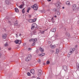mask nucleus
I'll use <instances>...</instances> for the list:
<instances>
[{
	"mask_svg": "<svg viewBox=\"0 0 79 79\" xmlns=\"http://www.w3.org/2000/svg\"><path fill=\"white\" fill-rule=\"evenodd\" d=\"M37 27V25L35 23L32 24L31 25V29L34 30V29H35Z\"/></svg>",
	"mask_w": 79,
	"mask_h": 79,
	"instance_id": "1",
	"label": "nucleus"
},
{
	"mask_svg": "<svg viewBox=\"0 0 79 79\" xmlns=\"http://www.w3.org/2000/svg\"><path fill=\"white\" fill-rule=\"evenodd\" d=\"M31 8H32L35 10H37L38 9V6L37 4H35L33 6H31Z\"/></svg>",
	"mask_w": 79,
	"mask_h": 79,
	"instance_id": "2",
	"label": "nucleus"
},
{
	"mask_svg": "<svg viewBox=\"0 0 79 79\" xmlns=\"http://www.w3.org/2000/svg\"><path fill=\"white\" fill-rule=\"evenodd\" d=\"M72 8L73 11H75L77 9V7H76V5L73 4L72 6Z\"/></svg>",
	"mask_w": 79,
	"mask_h": 79,
	"instance_id": "3",
	"label": "nucleus"
},
{
	"mask_svg": "<svg viewBox=\"0 0 79 79\" xmlns=\"http://www.w3.org/2000/svg\"><path fill=\"white\" fill-rule=\"evenodd\" d=\"M31 57L32 55H29L25 59V61H29V60H31Z\"/></svg>",
	"mask_w": 79,
	"mask_h": 79,
	"instance_id": "4",
	"label": "nucleus"
},
{
	"mask_svg": "<svg viewBox=\"0 0 79 79\" xmlns=\"http://www.w3.org/2000/svg\"><path fill=\"white\" fill-rule=\"evenodd\" d=\"M38 76L39 77H40L42 74V71L41 70H39L38 72Z\"/></svg>",
	"mask_w": 79,
	"mask_h": 79,
	"instance_id": "5",
	"label": "nucleus"
},
{
	"mask_svg": "<svg viewBox=\"0 0 79 79\" xmlns=\"http://www.w3.org/2000/svg\"><path fill=\"white\" fill-rule=\"evenodd\" d=\"M37 30L35 29H34L33 31V33L32 32H31V35H36L37 34Z\"/></svg>",
	"mask_w": 79,
	"mask_h": 79,
	"instance_id": "6",
	"label": "nucleus"
},
{
	"mask_svg": "<svg viewBox=\"0 0 79 79\" xmlns=\"http://www.w3.org/2000/svg\"><path fill=\"white\" fill-rule=\"evenodd\" d=\"M15 42L16 44H20L21 43V40H15Z\"/></svg>",
	"mask_w": 79,
	"mask_h": 79,
	"instance_id": "7",
	"label": "nucleus"
},
{
	"mask_svg": "<svg viewBox=\"0 0 79 79\" xmlns=\"http://www.w3.org/2000/svg\"><path fill=\"white\" fill-rule=\"evenodd\" d=\"M60 3L59 1H58L56 3V6H57V8H60Z\"/></svg>",
	"mask_w": 79,
	"mask_h": 79,
	"instance_id": "8",
	"label": "nucleus"
},
{
	"mask_svg": "<svg viewBox=\"0 0 79 79\" xmlns=\"http://www.w3.org/2000/svg\"><path fill=\"white\" fill-rule=\"evenodd\" d=\"M63 69L65 71H68V68H67V66L66 65L63 66Z\"/></svg>",
	"mask_w": 79,
	"mask_h": 79,
	"instance_id": "9",
	"label": "nucleus"
},
{
	"mask_svg": "<svg viewBox=\"0 0 79 79\" xmlns=\"http://www.w3.org/2000/svg\"><path fill=\"white\" fill-rule=\"evenodd\" d=\"M7 36V35L6 34H4L2 35V37L3 39H6V36Z\"/></svg>",
	"mask_w": 79,
	"mask_h": 79,
	"instance_id": "10",
	"label": "nucleus"
},
{
	"mask_svg": "<svg viewBox=\"0 0 79 79\" xmlns=\"http://www.w3.org/2000/svg\"><path fill=\"white\" fill-rule=\"evenodd\" d=\"M47 31V29L44 30L43 31H40V32L41 34H44L45 32V31Z\"/></svg>",
	"mask_w": 79,
	"mask_h": 79,
	"instance_id": "11",
	"label": "nucleus"
},
{
	"mask_svg": "<svg viewBox=\"0 0 79 79\" xmlns=\"http://www.w3.org/2000/svg\"><path fill=\"white\" fill-rule=\"evenodd\" d=\"M76 68L78 71H79V63H77Z\"/></svg>",
	"mask_w": 79,
	"mask_h": 79,
	"instance_id": "12",
	"label": "nucleus"
},
{
	"mask_svg": "<svg viewBox=\"0 0 79 79\" xmlns=\"http://www.w3.org/2000/svg\"><path fill=\"white\" fill-rule=\"evenodd\" d=\"M34 69H32L30 71V73H31V74H34Z\"/></svg>",
	"mask_w": 79,
	"mask_h": 79,
	"instance_id": "13",
	"label": "nucleus"
},
{
	"mask_svg": "<svg viewBox=\"0 0 79 79\" xmlns=\"http://www.w3.org/2000/svg\"><path fill=\"white\" fill-rule=\"evenodd\" d=\"M23 6H24V4H21L20 6H19V7L20 9H22Z\"/></svg>",
	"mask_w": 79,
	"mask_h": 79,
	"instance_id": "14",
	"label": "nucleus"
},
{
	"mask_svg": "<svg viewBox=\"0 0 79 79\" xmlns=\"http://www.w3.org/2000/svg\"><path fill=\"white\" fill-rule=\"evenodd\" d=\"M76 49L75 48H71L70 49V51H72V52H74V51H75Z\"/></svg>",
	"mask_w": 79,
	"mask_h": 79,
	"instance_id": "15",
	"label": "nucleus"
},
{
	"mask_svg": "<svg viewBox=\"0 0 79 79\" xmlns=\"http://www.w3.org/2000/svg\"><path fill=\"white\" fill-rule=\"evenodd\" d=\"M40 50L42 53H43L44 52V50L41 47L40 48Z\"/></svg>",
	"mask_w": 79,
	"mask_h": 79,
	"instance_id": "16",
	"label": "nucleus"
},
{
	"mask_svg": "<svg viewBox=\"0 0 79 79\" xmlns=\"http://www.w3.org/2000/svg\"><path fill=\"white\" fill-rule=\"evenodd\" d=\"M66 4L67 5H71L70 2L69 1H67L66 2Z\"/></svg>",
	"mask_w": 79,
	"mask_h": 79,
	"instance_id": "17",
	"label": "nucleus"
},
{
	"mask_svg": "<svg viewBox=\"0 0 79 79\" xmlns=\"http://www.w3.org/2000/svg\"><path fill=\"white\" fill-rule=\"evenodd\" d=\"M37 41V38L33 39V42H34V43L36 42Z\"/></svg>",
	"mask_w": 79,
	"mask_h": 79,
	"instance_id": "18",
	"label": "nucleus"
},
{
	"mask_svg": "<svg viewBox=\"0 0 79 79\" xmlns=\"http://www.w3.org/2000/svg\"><path fill=\"white\" fill-rule=\"evenodd\" d=\"M51 31V32H56V29L54 28L52 29Z\"/></svg>",
	"mask_w": 79,
	"mask_h": 79,
	"instance_id": "19",
	"label": "nucleus"
},
{
	"mask_svg": "<svg viewBox=\"0 0 79 79\" xmlns=\"http://www.w3.org/2000/svg\"><path fill=\"white\" fill-rule=\"evenodd\" d=\"M33 21L32 19H30L28 20V22H29V23H34V21Z\"/></svg>",
	"mask_w": 79,
	"mask_h": 79,
	"instance_id": "20",
	"label": "nucleus"
},
{
	"mask_svg": "<svg viewBox=\"0 0 79 79\" xmlns=\"http://www.w3.org/2000/svg\"><path fill=\"white\" fill-rule=\"evenodd\" d=\"M65 34L67 36H68V37H69L70 36V35L69 34V33H68V32H66Z\"/></svg>",
	"mask_w": 79,
	"mask_h": 79,
	"instance_id": "21",
	"label": "nucleus"
},
{
	"mask_svg": "<svg viewBox=\"0 0 79 79\" xmlns=\"http://www.w3.org/2000/svg\"><path fill=\"white\" fill-rule=\"evenodd\" d=\"M5 3L7 5H9V1L8 0H6L5 1Z\"/></svg>",
	"mask_w": 79,
	"mask_h": 79,
	"instance_id": "22",
	"label": "nucleus"
},
{
	"mask_svg": "<svg viewBox=\"0 0 79 79\" xmlns=\"http://www.w3.org/2000/svg\"><path fill=\"white\" fill-rule=\"evenodd\" d=\"M15 12H17V13L19 12V10H18V8H15Z\"/></svg>",
	"mask_w": 79,
	"mask_h": 79,
	"instance_id": "23",
	"label": "nucleus"
},
{
	"mask_svg": "<svg viewBox=\"0 0 79 79\" xmlns=\"http://www.w3.org/2000/svg\"><path fill=\"white\" fill-rule=\"evenodd\" d=\"M73 53V52H72V51H70V52L69 53V55H71V54H72V53Z\"/></svg>",
	"mask_w": 79,
	"mask_h": 79,
	"instance_id": "24",
	"label": "nucleus"
},
{
	"mask_svg": "<svg viewBox=\"0 0 79 79\" xmlns=\"http://www.w3.org/2000/svg\"><path fill=\"white\" fill-rule=\"evenodd\" d=\"M18 25V23H17V21L15 22V23L14 24V26H16Z\"/></svg>",
	"mask_w": 79,
	"mask_h": 79,
	"instance_id": "25",
	"label": "nucleus"
},
{
	"mask_svg": "<svg viewBox=\"0 0 79 79\" xmlns=\"http://www.w3.org/2000/svg\"><path fill=\"white\" fill-rule=\"evenodd\" d=\"M55 45H50V47L51 48H55Z\"/></svg>",
	"mask_w": 79,
	"mask_h": 79,
	"instance_id": "26",
	"label": "nucleus"
},
{
	"mask_svg": "<svg viewBox=\"0 0 79 79\" xmlns=\"http://www.w3.org/2000/svg\"><path fill=\"white\" fill-rule=\"evenodd\" d=\"M31 10V7H29L27 9V13H29V10Z\"/></svg>",
	"mask_w": 79,
	"mask_h": 79,
	"instance_id": "27",
	"label": "nucleus"
},
{
	"mask_svg": "<svg viewBox=\"0 0 79 79\" xmlns=\"http://www.w3.org/2000/svg\"><path fill=\"white\" fill-rule=\"evenodd\" d=\"M24 8H23L22 10V12L23 13H25V11L24 10Z\"/></svg>",
	"mask_w": 79,
	"mask_h": 79,
	"instance_id": "28",
	"label": "nucleus"
},
{
	"mask_svg": "<svg viewBox=\"0 0 79 79\" xmlns=\"http://www.w3.org/2000/svg\"><path fill=\"white\" fill-rule=\"evenodd\" d=\"M27 75H28V76H31V73H29V72H28L27 73Z\"/></svg>",
	"mask_w": 79,
	"mask_h": 79,
	"instance_id": "29",
	"label": "nucleus"
},
{
	"mask_svg": "<svg viewBox=\"0 0 79 79\" xmlns=\"http://www.w3.org/2000/svg\"><path fill=\"white\" fill-rule=\"evenodd\" d=\"M33 20V21H34V22H35V21H36V20H37V19H32Z\"/></svg>",
	"mask_w": 79,
	"mask_h": 79,
	"instance_id": "30",
	"label": "nucleus"
},
{
	"mask_svg": "<svg viewBox=\"0 0 79 79\" xmlns=\"http://www.w3.org/2000/svg\"><path fill=\"white\" fill-rule=\"evenodd\" d=\"M58 52H59V50H58V49H56V53H58Z\"/></svg>",
	"mask_w": 79,
	"mask_h": 79,
	"instance_id": "31",
	"label": "nucleus"
},
{
	"mask_svg": "<svg viewBox=\"0 0 79 79\" xmlns=\"http://www.w3.org/2000/svg\"><path fill=\"white\" fill-rule=\"evenodd\" d=\"M45 54L44 53H42V54H40V55H42V56H44Z\"/></svg>",
	"mask_w": 79,
	"mask_h": 79,
	"instance_id": "32",
	"label": "nucleus"
},
{
	"mask_svg": "<svg viewBox=\"0 0 79 79\" xmlns=\"http://www.w3.org/2000/svg\"><path fill=\"white\" fill-rule=\"evenodd\" d=\"M28 51H31V48H28Z\"/></svg>",
	"mask_w": 79,
	"mask_h": 79,
	"instance_id": "33",
	"label": "nucleus"
},
{
	"mask_svg": "<svg viewBox=\"0 0 79 79\" xmlns=\"http://www.w3.org/2000/svg\"><path fill=\"white\" fill-rule=\"evenodd\" d=\"M57 14L58 15H60V13L59 12H57Z\"/></svg>",
	"mask_w": 79,
	"mask_h": 79,
	"instance_id": "34",
	"label": "nucleus"
},
{
	"mask_svg": "<svg viewBox=\"0 0 79 79\" xmlns=\"http://www.w3.org/2000/svg\"><path fill=\"white\" fill-rule=\"evenodd\" d=\"M5 47H7V46H8V44H7V43H6L5 44Z\"/></svg>",
	"mask_w": 79,
	"mask_h": 79,
	"instance_id": "35",
	"label": "nucleus"
},
{
	"mask_svg": "<svg viewBox=\"0 0 79 79\" xmlns=\"http://www.w3.org/2000/svg\"><path fill=\"white\" fill-rule=\"evenodd\" d=\"M50 63V61H47V64H48Z\"/></svg>",
	"mask_w": 79,
	"mask_h": 79,
	"instance_id": "36",
	"label": "nucleus"
},
{
	"mask_svg": "<svg viewBox=\"0 0 79 79\" xmlns=\"http://www.w3.org/2000/svg\"><path fill=\"white\" fill-rule=\"evenodd\" d=\"M31 41H32V42H33V39H30V40H29V41L30 42H31Z\"/></svg>",
	"mask_w": 79,
	"mask_h": 79,
	"instance_id": "37",
	"label": "nucleus"
},
{
	"mask_svg": "<svg viewBox=\"0 0 79 79\" xmlns=\"http://www.w3.org/2000/svg\"><path fill=\"white\" fill-rule=\"evenodd\" d=\"M32 46H34L35 45V43H33L32 44Z\"/></svg>",
	"mask_w": 79,
	"mask_h": 79,
	"instance_id": "38",
	"label": "nucleus"
},
{
	"mask_svg": "<svg viewBox=\"0 0 79 79\" xmlns=\"http://www.w3.org/2000/svg\"><path fill=\"white\" fill-rule=\"evenodd\" d=\"M40 59H39L38 60V62L39 63H40Z\"/></svg>",
	"mask_w": 79,
	"mask_h": 79,
	"instance_id": "39",
	"label": "nucleus"
},
{
	"mask_svg": "<svg viewBox=\"0 0 79 79\" xmlns=\"http://www.w3.org/2000/svg\"><path fill=\"white\" fill-rule=\"evenodd\" d=\"M70 55H67V57H68V58H69V57H70Z\"/></svg>",
	"mask_w": 79,
	"mask_h": 79,
	"instance_id": "40",
	"label": "nucleus"
},
{
	"mask_svg": "<svg viewBox=\"0 0 79 79\" xmlns=\"http://www.w3.org/2000/svg\"><path fill=\"white\" fill-rule=\"evenodd\" d=\"M50 52L52 53H53V52H54V51H53V50H51Z\"/></svg>",
	"mask_w": 79,
	"mask_h": 79,
	"instance_id": "41",
	"label": "nucleus"
},
{
	"mask_svg": "<svg viewBox=\"0 0 79 79\" xmlns=\"http://www.w3.org/2000/svg\"><path fill=\"white\" fill-rule=\"evenodd\" d=\"M29 18H31V15H29Z\"/></svg>",
	"mask_w": 79,
	"mask_h": 79,
	"instance_id": "42",
	"label": "nucleus"
},
{
	"mask_svg": "<svg viewBox=\"0 0 79 79\" xmlns=\"http://www.w3.org/2000/svg\"><path fill=\"white\" fill-rule=\"evenodd\" d=\"M52 0H48V2H51V1Z\"/></svg>",
	"mask_w": 79,
	"mask_h": 79,
	"instance_id": "43",
	"label": "nucleus"
},
{
	"mask_svg": "<svg viewBox=\"0 0 79 79\" xmlns=\"http://www.w3.org/2000/svg\"><path fill=\"white\" fill-rule=\"evenodd\" d=\"M48 44H50L51 43L50 41H48Z\"/></svg>",
	"mask_w": 79,
	"mask_h": 79,
	"instance_id": "44",
	"label": "nucleus"
},
{
	"mask_svg": "<svg viewBox=\"0 0 79 79\" xmlns=\"http://www.w3.org/2000/svg\"><path fill=\"white\" fill-rule=\"evenodd\" d=\"M8 50H11V48H9Z\"/></svg>",
	"mask_w": 79,
	"mask_h": 79,
	"instance_id": "45",
	"label": "nucleus"
},
{
	"mask_svg": "<svg viewBox=\"0 0 79 79\" xmlns=\"http://www.w3.org/2000/svg\"><path fill=\"white\" fill-rule=\"evenodd\" d=\"M1 56H2V54H1V53H0V58L1 57Z\"/></svg>",
	"mask_w": 79,
	"mask_h": 79,
	"instance_id": "46",
	"label": "nucleus"
},
{
	"mask_svg": "<svg viewBox=\"0 0 79 79\" xmlns=\"http://www.w3.org/2000/svg\"><path fill=\"white\" fill-rule=\"evenodd\" d=\"M52 21H53V18H52Z\"/></svg>",
	"mask_w": 79,
	"mask_h": 79,
	"instance_id": "47",
	"label": "nucleus"
},
{
	"mask_svg": "<svg viewBox=\"0 0 79 79\" xmlns=\"http://www.w3.org/2000/svg\"><path fill=\"white\" fill-rule=\"evenodd\" d=\"M37 79H40V78L38 77H37Z\"/></svg>",
	"mask_w": 79,
	"mask_h": 79,
	"instance_id": "48",
	"label": "nucleus"
},
{
	"mask_svg": "<svg viewBox=\"0 0 79 79\" xmlns=\"http://www.w3.org/2000/svg\"><path fill=\"white\" fill-rule=\"evenodd\" d=\"M19 36H21V34H19Z\"/></svg>",
	"mask_w": 79,
	"mask_h": 79,
	"instance_id": "49",
	"label": "nucleus"
},
{
	"mask_svg": "<svg viewBox=\"0 0 79 79\" xmlns=\"http://www.w3.org/2000/svg\"><path fill=\"white\" fill-rule=\"evenodd\" d=\"M8 23H11V22H10V21H9L8 22Z\"/></svg>",
	"mask_w": 79,
	"mask_h": 79,
	"instance_id": "50",
	"label": "nucleus"
},
{
	"mask_svg": "<svg viewBox=\"0 0 79 79\" xmlns=\"http://www.w3.org/2000/svg\"><path fill=\"white\" fill-rule=\"evenodd\" d=\"M54 17H55V18H56V17H57V16H56V15H55L54 16Z\"/></svg>",
	"mask_w": 79,
	"mask_h": 79,
	"instance_id": "51",
	"label": "nucleus"
},
{
	"mask_svg": "<svg viewBox=\"0 0 79 79\" xmlns=\"http://www.w3.org/2000/svg\"><path fill=\"white\" fill-rule=\"evenodd\" d=\"M78 23L79 24V21L78 22Z\"/></svg>",
	"mask_w": 79,
	"mask_h": 79,
	"instance_id": "52",
	"label": "nucleus"
},
{
	"mask_svg": "<svg viewBox=\"0 0 79 79\" xmlns=\"http://www.w3.org/2000/svg\"><path fill=\"white\" fill-rule=\"evenodd\" d=\"M62 8H64V7H62Z\"/></svg>",
	"mask_w": 79,
	"mask_h": 79,
	"instance_id": "53",
	"label": "nucleus"
},
{
	"mask_svg": "<svg viewBox=\"0 0 79 79\" xmlns=\"http://www.w3.org/2000/svg\"><path fill=\"white\" fill-rule=\"evenodd\" d=\"M0 50H1V48L0 47Z\"/></svg>",
	"mask_w": 79,
	"mask_h": 79,
	"instance_id": "54",
	"label": "nucleus"
},
{
	"mask_svg": "<svg viewBox=\"0 0 79 79\" xmlns=\"http://www.w3.org/2000/svg\"><path fill=\"white\" fill-rule=\"evenodd\" d=\"M43 64H45V63H44Z\"/></svg>",
	"mask_w": 79,
	"mask_h": 79,
	"instance_id": "55",
	"label": "nucleus"
},
{
	"mask_svg": "<svg viewBox=\"0 0 79 79\" xmlns=\"http://www.w3.org/2000/svg\"><path fill=\"white\" fill-rule=\"evenodd\" d=\"M16 35H17V34H16Z\"/></svg>",
	"mask_w": 79,
	"mask_h": 79,
	"instance_id": "56",
	"label": "nucleus"
},
{
	"mask_svg": "<svg viewBox=\"0 0 79 79\" xmlns=\"http://www.w3.org/2000/svg\"><path fill=\"white\" fill-rule=\"evenodd\" d=\"M41 12L43 13V12Z\"/></svg>",
	"mask_w": 79,
	"mask_h": 79,
	"instance_id": "57",
	"label": "nucleus"
}]
</instances>
